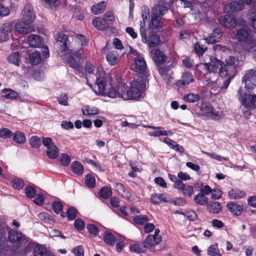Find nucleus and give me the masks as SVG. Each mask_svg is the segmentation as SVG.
Listing matches in <instances>:
<instances>
[{
    "mask_svg": "<svg viewBox=\"0 0 256 256\" xmlns=\"http://www.w3.org/2000/svg\"><path fill=\"white\" fill-rule=\"evenodd\" d=\"M144 90V84L141 80L133 81L129 88L126 89L124 95H120L124 100H136L142 96Z\"/></svg>",
    "mask_w": 256,
    "mask_h": 256,
    "instance_id": "f257e3e1",
    "label": "nucleus"
},
{
    "mask_svg": "<svg viewBox=\"0 0 256 256\" xmlns=\"http://www.w3.org/2000/svg\"><path fill=\"white\" fill-rule=\"evenodd\" d=\"M226 64H223V67L220 68L219 74L222 78H226L227 76L234 77L237 72V66L239 64L237 58L230 56L226 59Z\"/></svg>",
    "mask_w": 256,
    "mask_h": 256,
    "instance_id": "f03ea898",
    "label": "nucleus"
},
{
    "mask_svg": "<svg viewBox=\"0 0 256 256\" xmlns=\"http://www.w3.org/2000/svg\"><path fill=\"white\" fill-rule=\"evenodd\" d=\"M241 88L238 90V100L242 106V112L244 116L248 118L250 116V108L251 104V98L252 95L241 93Z\"/></svg>",
    "mask_w": 256,
    "mask_h": 256,
    "instance_id": "7ed1b4c3",
    "label": "nucleus"
},
{
    "mask_svg": "<svg viewBox=\"0 0 256 256\" xmlns=\"http://www.w3.org/2000/svg\"><path fill=\"white\" fill-rule=\"evenodd\" d=\"M126 90V86L124 84L115 86L114 84L110 85L104 91V95L110 98H114L117 96L121 98L120 95H124Z\"/></svg>",
    "mask_w": 256,
    "mask_h": 256,
    "instance_id": "20e7f679",
    "label": "nucleus"
},
{
    "mask_svg": "<svg viewBox=\"0 0 256 256\" xmlns=\"http://www.w3.org/2000/svg\"><path fill=\"white\" fill-rule=\"evenodd\" d=\"M236 38L241 42H246L247 44L252 46L256 44V40L254 39L250 34L249 32L245 28L238 30Z\"/></svg>",
    "mask_w": 256,
    "mask_h": 256,
    "instance_id": "39448f33",
    "label": "nucleus"
},
{
    "mask_svg": "<svg viewBox=\"0 0 256 256\" xmlns=\"http://www.w3.org/2000/svg\"><path fill=\"white\" fill-rule=\"evenodd\" d=\"M200 110L202 115L208 118L218 120L222 118V112L216 110L210 105L202 104L200 107Z\"/></svg>",
    "mask_w": 256,
    "mask_h": 256,
    "instance_id": "423d86ee",
    "label": "nucleus"
},
{
    "mask_svg": "<svg viewBox=\"0 0 256 256\" xmlns=\"http://www.w3.org/2000/svg\"><path fill=\"white\" fill-rule=\"evenodd\" d=\"M105 74L102 70L98 74L96 75V78H95L94 81L95 82V85L97 86V89L96 88L94 89V91L96 94L98 95L104 96L105 88L106 86V80L104 78Z\"/></svg>",
    "mask_w": 256,
    "mask_h": 256,
    "instance_id": "0eeeda50",
    "label": "nucleus"
},
{
    "mask_svg": "<svg viewBox=\"0 0 256 256\" xmlns=\"http://www.w3.org/2000/svg\"><path fill=\"white\" fill-rule=\"evenodd\" d=\"M245 88L248 90L254 89L256 86V71L253 70H248L242 78Z\"/></svg>",
    "mask_w": 256,
    "mask_h": 256,
    "instance_id": "6e6552de",
    "label": "nucleus"
},
{
    "mask_svg": "<svg viewBox=\"0 0 256 256\" xmlns=\"http://www.w3.org/2000/svg\"><path fill=\"white\" fill-rule=\"evenodd\" d=\"M35 18L36 14L32 6L30 4H26L22 12V20L28 22V24H31L34 21Z\"/></svg>",
    "mask_w": 256,
    "mask_h": 256,
    "instance_id": "1a4fd4ad",
    "label": "nucleus"
},
{
    "mask_svg": "<svg viewBox=\"0 0 256 256\" xmlns=\"http://www.w3.org/2000/svg\"><path fill=\"white\" fill-rule=\"evenodd\" d=\"M203 66L204 68L208 72H216L221 67H223V62L217 58L211 59V62L208 63L200 64L198 66Z\"/></svg>",
    "mask_w": 256,
    "mask_h": 256,
    "instance_id": "9d476101",
    "label": "nucleus"
},
{
    "mask_svg": "<svg viewBox=\"0 0 256 256\" xmlns=\"http://www.w3.org/2000/svg\"><path fill=\"white\" fill-rule=\"evenodd\" d=\"M102 70L95 69L94 66L91 64H88L86 66V78L88 85L92 88L90 81H94L96 75Z\"/></svg>",
    "mask_w": 256,
    "mask_h": 256,
    "instance_id": "9b49d317",
    "label": "nucleus"
},
{
    "mask_svg": "<svg viewBox=\"0 0 256 256\" xmlns=\"http://www.w3.org/2000/svg\"><path fill=\"white\" fill-rule=\"evenodd\" d=\"M13 28L10 22H6L0 26V42H4L9 39Z\"/></svg>",
    "mask_w": 256,
    "mask_h": 256,
    "instance_id": "f8f14e48",
    "label": "nucleus"
},
{
    "mask_svg": "<svg viewBox=\"0 0 256 256\" xmlns=\"http://www.w3.org/2000/svg\"><path fill=\"white\" fill-rule=\"evenodd\" d=\"M70 58L68 60V64L70 66L74 68L79 70L80 69L81 60L80 56L82 54L81 50L78 52H72Z\"/></svg>",
    "mask_w": 256,
    "mask_h": 256,
    "instance_id": "ddd939ff",
    "label": "nucleus"
},
{
    "mask_svg": "<svg viewBox=\"0 0 256 256\" xmlns=\"http://www.w3.org/2000/svg\"><path fill=\"white\" fill-rule=\"evenodd\" d=\"M174 188L181 190L184 196L190 197L194 193L193 186L184 184L182 182H176L174 184Z\"/></svg>",
    "mask_w": 256,
    "mask_h": 256,
    "instance_id": "4468645a",
    "label": "nucleus"
},
{
    "mask_svg": "<svg viewBox=\"0 0 256 256\" xmlns=\"http://www.w3.org/2000/svg\"><path fill=\"white\" fill-rule=\"evenodd\" d=\"M30 24L26 22H18L15 25L16 30L20 34H27L32 32L34 30V28L30 26Z\"/></svg>",
    "mask_w": 256,
    "mask_h": 256,
    "instance_id": "2eb2a0df",
    "label": "nucleus"
},
{
    "mask_svg": "<svg viewBox=\"0 0 256 256\" xmlns=\"http://www.w3.org/2000/svg\"><path fill=\"white\" fill-rule=\"evenodd\" d=\"M151 56L156 63H163L166 61L167 57L164 53L158 49L152 50Z\"/></svg>",
    "mask_w": 256,
    "mask_h": 256,
    "instance_id": "dca6fc26",
    "label": "nucleus"
},
{
    "mask_svg": "<svg viewBox=\"0 0 256 256\" xmlns=\"http://www.w3.org/2000/svg\"><path fill=\"white\" fill-rule=\"evenodd\" d=\"M226 208L232 215L236 216H240L244 211L242 206L234 202H228L226 204Z\"/></svg>",
    "mask_w": 256,
    "mask_h": 256,
    "instance_id": "f3484780",
    "label": "nucleus"
},
{
    "mask_svg": "<svg viewBox=\"0 0 256 256\" xmlns=\"http://www.w3.org/2000/svg\"><path fill=\"white\" fill-rule=\"evenodd\" d=\"M134 70L137 72H144L146 70V62L142 56H140L134 58Z\"/></svg>",
    "mask_w": 256,
    "mask_h": 256,
    "instance_id": "a211bd4d",
    "label": "nucleus"
},
{
    "mask_svg": "<svg viewBox=\"0 0 256 256\" xmlns=\"http://www.w3.org/2000/svg\"><path fill=\"white\" fill-rule=\"evenodd\" d=\"M194 81V78L192 74L188 72H186L183 74L182 79L176 82V84L178 87H184Z\"/></svg>",
    "mask_w": 256,
    "mask_h": 256,
    "instance_id": "6ab92c4d",
    "label": "nucleus"
},
{
    "mask_svg": "<svg viewBox=\"0 0 256 256\" xmlns=\"http://www.w3.org/2000/svg\"><path fill=\"white\" fill-rule=\"evenodd\" d=\"M220 22L222 26L229 28H234L236 26V21L234 18L230 16H221Z\"/></svg>",
    "mask_w": 256,
    "mask_h": 256,
    "instance_id": "aec40b11",
    "label": "nucleus"
},
{
    "mask_svg": "<svg viewBox=\"0 0 256 256\" xmlns=\"http://www.w3.org/2000/svg\"><path fill=\"white\" fill-rule=\"evenodd\" d=\"M222 36V32L220 29L215 28L212 35L208 38H206V43L208 44H214L218 42Z\"/></svg>",
    "mask_w": 256,
    "mask_h": 256,
    "instance_id": "412c9836",
    "label": "nucleus"
},
{
    "mask_svg": "<svg viewBox=\"0 0 256 256\" xmlns=\"http://www.w3.org/2000/svg\"><path fill=\"white\" fill-rule=\"evenodd\" d=\"M92 24L94 27L98 30H104L108 28L109 23L106 21L104 18H96L92 20Z\"/></svg>",
    "mask_w": 256,
    "mask_h": 256,
    "instance_id": "4be33fe9",
    "label": "nucleus"
},
{
    "mask_svg": "<svg viewBox=\"0 0 256 256\" xmlns=\"http://www.w3.org/2000/svg\"><path fill=\"white\" fill-rule=\"evenodd\" d=\"M56 42L60 48L64 51L68 49V37L66 34H60L56 38Z\"/></svg>",
    "mask_w": 256,
    "mask_h": 256,
    "instance_id": "5701e85b",
    "label": "nucleus"
},
{
    "mask_svg": "<svg viewBox=\"0 0 256 256\" xmlns=\"http://www.w3.org/2000/svg\"><path fill=\"white\" fill-rule=\"evenodd\" d=\"M244 8V4L240 2L233 1L225 8V10H226L227 12H231L242 10Z\"/></svg>",
    "mask_w": 256,
    "mask_h": 256,
    "instance_id": "b1692460",
    "label": "nucleus"
},
{
    "mask_svg": "<svg viewBox=\"0 0 256 256\" xmlns=\"http://www.w3.org/2000/svg\"><path fill=\"white\" fill-rule=\"evenodd\" d=\"M28 42L30 47L38 48L42 45V40L38 35L30 34L28 37Z\"/></svg>",
    "mask_w": 256,
    "mask_h": 256,
    "instance_id": "393cba45",
    "label": "nucleus"
},
{
    "mask_svg": "<svg viewBox=\"0 0 256 256\" xmlns=\"http://www.w3.org/2000/svg\"><path fill=\"white\" fill-rule=\"evenodd\" d=\"M162 240L160 236L155 237L154 236L149 234L144 240V245L148 246H153L159 244Z\"/></svg>",
    "mask_w": 256,
    "mask_h": 256,
    "instance_id": "a878e982",
    "label": "nucleus"
},
{
    "mask_svg": "<svg viewBox=\"0 0 256 256\" xmlns=\"http://www.w3.org/2000/svg\"><path fill=\"white\" fill-rule=\"evenodd\" d=\"M208 211L211 213L218 214L222 211L220 204L218 202H210L207 205Z\"/></svg>",
    "mask_w": 256,
    "mask_h": 256,
    "instance_id": "bb28decb",
    "label": "nucleus"
},
{
    "mask_svg": "<svg viewBox=\"0 0 256 256\" xmlns=\"http://www.w3.org/2000/svg\"><path fill=\"white\" fill-rule=\"evenodd\" d=\"M118 54L116 51L110 52L106 56V59L108 63L111 66L115 65L118 60Z\"/></svg>",
    "mask_w": 256,
    "mask_h": 256,
    "instance_id": "cd10ccee",
    "label": "nucleus"
},
{
    "mask_svg": "<svg viewBox=\"0 0 256 256\" xmlns=\"http://www.w3.org/2000/svg\"><path fill=\"white\" fill-rule=\"evenodd\" d=\"M144 127H146L150 128H152L156 130V131L150 132H148V135L152 136L158 137L165 134V130H164V128L161 126H146Z\"/></svg>",
    "mask_w": 256,
    "mask_h": 256,
    "instance_id": "c85d7f7f",
    "label": "nucleus"
},
{
    "mask_svg": "<svg viewBox=\"0 0 256 256\" xmlns=\"http://www.w3.org/2000/svg\"><path fill=\"white\" fill-rule=\"evenodd\" d=\"M29 59L30 64L33 66H36L40 64L42 60L40 54L38 52L31 53L29 55Z\"/></svg>",
    "mask_w": 256,
    "mask_h": 256,
    "instance_id": "c756f323",
    "label": "nucleus"
},
{
    "mask_svg": "<svg viewBox=\"0 0 256 256\" xmlns=\"http://www.w3.org/2000/svg\"><path fill=\"white\" fill-rule=\"evenodd\" d=\"M168 10L167 8L163 5H155L152 8L154 16H163Z\"/></svg>",
    "mask_w": 256,
    "mask_h": 256,
    "instance_id": "7c9ffc66",
    "label": "nucleus"
},
{
    "mask_svg": "<svg viewBox=\"0 0 256 256\" xmlns=\"http://www.w3.org/2000/svg\"><path fill=\"white\" fill-rule=\"evenodd\" d=\"M206 42V38L201 40L200 42H196L194 46L196 52L198 55H202L207 48L203 44Z\"/></svg>",
    "mask_w": 256,
    "mask_h": 256,
    "instance_id": "2f4dec72",
    "label": "nucleus"
},
{
    "mask_svg": "<svg viewBox=\"0 0 256 256\" xmlns=\"http://www.w3.org/2000/svg\"><path fill=\"white\" fill-rule=\"evenodd\" d=\"M151 202L155 204L166 202V198L164 195L161 194H155L152 196L150 198Z\"/></svg>",
    "mask_w": 256,
    "mask_h": 256,
    "instance_id": "473e14b6",
    "label": "nucleus"
},
{
    "mask_svg": "<svg viewBox=\"0 0 256 256\" xmlns=\"http://www.w3.org/2000/svg\"><path fill=\"white\" fill-rule=\"evenodd\" d=\"M106 2L103 1L101 2H99L95 5H94L91 10L92 12L94 14H98L100 13L104 12L106 9Z\"/></svg>",
    "mask_w": 256,
    "mask_h": 256,
    "instance_id": "72a5a7b5",
    "label": "nucleus"
},
{
    "mask_svg": "<svg viewBox=\"0 0 256 256\" xmlns=\"http://www.w3.org/2000/svg\"><path fill=\"white\" fill-rule=\"evenodd\" d=\"M46 154L50 159H56L59 155V148L55 145L52 148L46 150Z\"/></svg>",
    "mask_w": 256,
    "mask_h": 256,
    "instance_id": "f704fd0d",
    "label": "nucleus"
},
{
    "mask_svg": "<svg viewBox=\"0 0 256 256\" xmlns=\"http://www.w3.org/2000/svg\"><path fill=\"white\" fill-rule=\"evenodd\" d=\"M228 196L232 199H240L246 196V193L242 190L232 189L228 192Z\"/></svg>",
    "mask_w": 256,
    "mask_h": 256,
    "instance_id": "c9c22d12",
    "label": "nucleus"
},
{
    "mask_svg": "<svg viewBox=\"0 0 256 256\" xmlns=\"http://www.w3.org/2000/svg\"><path fill=\"white\" fill-rule=\"evenodd\" d=\"M82 112L84 116H92L98 114L99 112V110L96 107L86 106L82 108Z\"/></svg>",
    "mask_w": 256,
    "mask_h": 256,
    "instance_id": "e433bc0d",
    "label": "nucleus"
},
{
    "mask_svg": "<svg viewBox=\"0 0 256 256\" xmlns=\"http://www.w3.org/2000/svg\"><path fill=\"white\" fill-rule=\"evenodd\" d=\"M2 96L3 97L7 99L14 98L18 96V93L10 88H4L2 91Z\"/></svg>",
    "mask_w": 256,
    "mask_h": 256,
    "instance_id": "4c0bfd02",
    "label": "nucleus"
},
{
    "mask_svg": "<svg viewBox=\"0 0 256 256\" xmlns=\"http://www.w3.org/2000/svg\"><path fill=\"white\" fill-rule=\"evenodd\" d=\"M146 245H143L140 243H136L130 245V250L132 252L136 254H140L146 251Z\"/></svg>",
    "mask_w": 256,
    "mask_h": 256,
    "instance_id": "58836bf2",
    "label": "nucleus"
},
{
    "mask_svg": "<svg viewBox=\"0 0 256 256\" xmlns=\"http://www.w3.org/2000/svg\"><path fill=\"white\" fill-rule=\"evenodd\" d=\"M151 24L152 28L158 30L162 28L163 23L161 18L159 16H152L151 18Z\"/></svg>",
    "mask_w": 256,
    "mask_h": 256,
    "instance_id": "ea45409f",
    "label": "nucleus"
},
{
    "mask_svg": "<svg viewBox=\"0 0 256 256\" xmlns=\"http://www.w3.org/2000/svg\"><path fill=\"white\" fill-rule=\"evenodd\" d=\"M72 171L76 174L80 175L84 172L83 166L79 162L75 161L71 164Z\"/></svg>",
    "mask_w": 256,
    "mask_h": 256,
    "instance_id": "a19ab883",
    "label": "nucleus"
},
{
    "mask_svg": "<svg viewBox=\"0 0 256 256\" xmlns=\"http://www.w3.org/2000/svg\"><path fill=\"white\" fill-rule=\"evenodd\" d=\"M104 242L112 246L116 243V238L114 235L110 232H106L104 234Z\"/></svg>",
    "mask_w": 256,
    "mask_h": 256,
    "instance_id": "79ce46f5",
    "label": "nucleus"
},
{
    "mask_svg": "<svg viewBox=\"0 0 256 256\" xmlns=\"http://www.w3.org/2000/svg\"><path fill=\"white\" fill-rule=\"evenodd\" d=\"M9 238L12 242H18L22 238V234L16 230H12L9 232Z\"/></svg>",
    "mask_w": 256,
    "mask_h": 256,
    "instance_id": "37998d69",
    "label": "nucleus"
},
{
    "mask_svg": "<svg viewBox=\"0 0 256 256\" xmlns=\"http://www.w3.org/2000/svg\"><path fill=\"white\" fill-rule=\"evenodd\" d=\"M46 252V248L44 246L40 244H36L34 249V256H44Z\"/></svg>",
    "mask_w": 256,
    "mask_h": 256,
    "instance_id": "c03bdc74",
    "label": "nucleus"
},
{
    "mask_svg": "<svg viewBox=\"0 0 256 256\" xmlns=\"http://www.w3.org/2000/svg\"><path fill=\"white\" fill-rule=\"evenodd\" d=\"M200 96L198 94L190 93L184 96V100L187 102H196L199 100Z\"/></svg>",
    "mask_w": 256,
    "mask_h": 256,
    "instance_id": "a18cd8bd",
    "label": "nucleus"
},
{
    "mask_svg": "<svg viewBox=\"0 0 256 256\" xmlns=\"http://www.w3.org/2000/svg\"><path fill=\"white\" fill-rule=\"evenodd\" d=\"M208 254L210 256H222L217 244L210 246L208 248Z\"/></svg>",
    "mask_w": 256,
    "mask_h": 256,
    "instance_id": "49530a36",
    "label": "nucleus"
},
{
    "mask_svg": "<svg viewBox=\"0 0 256 256\" xmlns=\"http://www.w3.org/2000/svg\"><path fill=\"white\" fill-rule=\"evenodd\" d=\"M98 194L100 197L104 199H107L112 196V191L110 188L104 186L100 190Z\"/></svg>",
    "mask_w": 256,
    "mask_h": 256,
    "instance_id": "de8ad7c7",
    "label": "nucleus"
},
{
    "mask_svg": "<svg viewBox=\"0 0 256 256\" xmlns=\"http://www.w3.org/2000/svg\"><path fill=\"white\" fill-rule=\"evenodd\" d=\"M160 39L159 36L156 34H152L148 38V44L150 47L154 48L160 43Z\"/></svg>",
    "mask_w": 256,
    "mask_h": 256,
    "instance_id": "09e8293b",
    "label": "nucleus"
},
{
    "mask_svg": "<svg viewBox=\"0 0 256 256\" xmlns=\"http://www.w3.org/2000/svg\"><path fill=\"white\" fill-rule=\"evenodd\" d=\"M194 200L196 204L204 205L207 203L208 198L205 195L200 192L195 196Z\"/></svg>",
    "mask_w": 256,
    "mask_h": 256,
    "instance_id": "8fccbe9b",
    "label": "nucleus"
},
{
    "mask_svg": "<svg viewBox=\"0 0 256 256\" xmlns=\"http://www.w3.org/2000/svg\"><path fill=\"white\" fill-rule=\"evenodd\" d=\"M14 140L16 143L22 144L26 142V138L22 132H17L14 134Z\"/></svg>",
    "mask_w": 256,
    "mask_h": 256,
    "instance_id": "3c124183",
    "label": "nucleus"
},
{
    "mask_svg": "<svg viewBox=\"0 0 256 256\" xmlns=\"http://www.w3.org/2000/svg\"><path fill=\"white\" fill-rule=\"evenodd\" d=\"M19 52H16L10 55L8 58L10 63L18 66H19Z\"/></svg>",
    "mask_w": 256,
    "mask_h": 256,
    "instance_id": "603ef678",
    "label": "nucleus"
},
{
    "mask_svg": "<svg viewBox=\"0 0 256 256\" xmlns=\"http://www.w3.org/2000/svg\"><path fill=\"white\" fill-rule=\"evenodd\" d=\"M86 184L89 188H94L96 186L94 177L91 174H87L85 176Z\"/></svg>",
    "mask_w": 256,
    "mask_h": 256,
    "instance_id": "864d4df0",
    "label": "nucleus"
},
{
    "mask_svg": "<svg viewBox=\"0 0 256 256\" xmlns=\"http://www.w3.org/2000/svg\"><path fill=\"white\" fill-rule=\"evenodd\" d=\"M29 143L32 147L38 148L40 146L42 141L40 138L36 136H33L30 139Z\"/></svg>",
    "mask_w": 256,
    "mask_h": 256,
    "instance_id": "5fc2aeb1",
    "label": "nucleus"
},
{
    "mask_svg": "<svg viewBox=\"0 0 256 256\" xmlns=\"http://www.w3.org/2000/svg\"><path fill=\"white\" fill-rule=\"evenodd\" d=\"M24 190L26 196L28 198H33L36 196V189L33 186H28L26 187Z\"/></svg>",
    "mask_w": 256,
    "mask_h": 256,
    "instance_id": "6e6d98bb",
    "label": "nucleus"
},
{
    "mask_svg": "<svg viewBox=\"0 0 256 256\" xmlns=\"http://www.w3.org/2000/svg\"><path fill=\"white\" fill-rule=\"evenodd\" d=\"M136 224H142L149 220L148 218L146 215L136 216L134 219Z\"/></svg>",
    "mask_w": 256,
    "mask_h": 256,
    "instance_id": "4d7b16f0",
    "label": "nucleus"
},
{
    "mask_svg": "<svg viewBox=\"0 0 256 256\" xmlns=\"http://www.w3.org/2000/svg\"><path fill=\"white\" fill-rule=\"evenodd\" d=\"M12 135V132L6 128H2L0 129V138L4 139L10 138Z\"/></svg>",
    "mask_w": 256,
    "mask_h": 256,
    "instance_id": "13d9d810",
    "label": "nucleus"
},
{
    "mask_svg": "<svg viewBox=\"0 0 256 256\" xmlns=\"http://www.w3.org/2000/svg\"><path fill=\"white\" fill-rule=\"evenodd\" d=\"M60 163L64 166H67L70 162V157L66 154H62L60 156Z\"/></svg>",
    "mask_w": 256,
    "mask_h": 256,
    "instance_id": "bf43d9fd",
    "label": "nucleus"
},
{
    "mask_svg": "<svg viewBox=\"0 0 256 256\" xmlns=\"http://www.w3.org/2000/svg\"><path fill=\"white\" fill-rule=\"evenodd\" d=\"M12 182L13 187L18 190L22 189L24 186V182L18 178H14Z\"/></svg>",
    "mask_w": 256,
    "mask_h": 256,
    "instance_id": "052dcab7",
    "label": "nucleus"
},
{
    "mask_svg": "<svg viewBox=\"0 0 256 256\" xmlns=\"http://www.w3.org/2000/svg\"><path fill=\"white\" fill-rule=\"evenodd\" d=\"M204 154H206L208 156H210L212 158L218 161L222 162V160L226 161L228 160V158L220 156L217 154L215 152H203Z\"/></svg>",
    "mask_w": 256,
    "mask_h": 256,
    "instance_id": "680f3d73",
    "label": "nucleus"
},
{
    "mask_svg": "<svg viewBox=\"0 0 256 256\" xmlns=\"http://www.w3.org/2000/svg\"><path fill=\"white\" fill-rule=\"evenodd\" d=\"M42 144L46 148V150L52 148V146H54L56 144L53 142L52 140L50 138H44L42 139Z\"/></svg>",
    "mask_w": 256,
    "mask_h": 256,
    "instance_id": "e2e57ef3",
    "label": "nucleus"
},
{
    "mask_svg": "<svg viewBox=\"0 0 256 256\" xmlns=\"http://www.w3.org/2000/svg\"><path fill=\"white\" fill-rule=\"evenodd\" d=\"M104 19L108 22L109 24H112L115 20V18L114 14L111 12H106L104 15Z\"/></svg>",
    "mask_w": 256,
    "mask_h": 256,
    "instance_id": "0e129e2a",
    "label": "nucleus"
},
{
    "mask_svg": "<svg viewBox=\"0 0 256 256\" xmlns=\"http://www.w3.org/2000/svg\"><path fill=\"white\" fill-rule=\"evenodd\" d=\"M58 100L59 104L64 106H67L68 105V97L66 94H62L58 98Z\"/></svg>",
    "mask_w": 256,
    "mask_h": 256,
    "instance_id": "69168bd1",
    "label": "nucleus"
},
{
    "mask_svg": "<svg viewBox=\"0 0 256 256\" xmlns=\"http://www.w3.org/2000/svg\"><path fill=\"white\" fill-rule=\"evenodd\" d=\"M2 0H0V16H6L10 13V10L8 7L5 6L2 4Z\"/></svg>",
    "mask_w": 256,
    "mask_h": 256,
    "instance_id": "338daca9",
    "label": "nucleus"
},
{
    "mask_svg": "<svg viewBox=\"0 0 256 256\" xmlns=\"http://www.w3.org/2000/svg\"><path fill=\"white\" fill-rule=\"evenodd\" d=\"M72 252L76 256H84V250L82 246H80L74 248Z\"/></svg>",
    "mask_w": 256,
    "mask_h": 256,
    "instance_id": "774afa93",
    "label": "nucleus"
}]
</instances>
